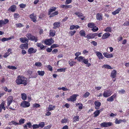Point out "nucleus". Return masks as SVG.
Listing matches in <instances>:
<instances>
[{
  "label": "nucleus",
  "instance_id": "1",
  "mask_svg": "<svg viewBox=\"0 0 129 129\" xmlns=\"http://www.w3.org/2000/svg\"><path fill=\"white\" fill-rule=\"evenodd\" d=\"M16 82L18 84H22L26 85L27 84V79L24 77L19 76L16 80Z\"/></svg>",
  "mask_w": 129,
  "mask_h": 129
},
{
  "label": "nucleus",
  "instance_id": "2",
  "mask_svg": "<svg viewBox=\"0 0 129 129\" xmlns=\"http://www.w3.org/2000/svg\"><path fill=\"white\" fill-rule=\"evenodd\" d=\"M112 125L113 123L111 122H103L100 124L101 126L102 127H107L111 126Z\"/></svg>",
  "mask_w": 129,
  "mask_h": 129
},
{
  "label": "nucleus",
  "instance_id": "3",
  "mask_svg": "<svg viewBox=\"0 0 129 129\" xmlns=\"http://www.w3.org/2000/svg\"><path fill=\"white\" fill-rule=\"evenodd\" d=\"M112 93V91L108 90L105 91L103 94V95L104 97L107 98L110 96Z\"/></svg>",
  "mask_w": 129,
  "mask_h": 129
},
{
  "label": "nucleus",
  "instance_id": "4",
  "mask_svg": "<svg viewBox=\"0 0 129 129\" xmlns=\"http://www.w3.org/2000/svg\"><path fill=\"white\" fill-rule=\"evenodd\" d=\"M78 96V95L76 94H73L69 98L67 99L69 101L74 102L76 99V97Z\"/></svg>",
  "mask_w": 129,
  "mask_h": 129
},
{
  "label": "nucleus",
  "instance_id": "5",
  "mask_svg": "<svg viewBox=\"0 0 129 129\" xmlns=\"http://www.w3.org/2000/svg\"><path fill=\"white\" fill-rule=\"evenodd\" d=\"M96 35V34L95 33H89L85 37L88 39H92L95 38Z\"/></svg>",
  "mask_w": 129,
  "mask_h": 129
},
{
  "label": "nucleus",
  "instance_id": "6",
  "mask_svg": "<svg viewBox=\"0 0 129 129\" xmlns=\"http://www.w3.org/2000/svg\"><path fill=\"white\" fill-rule=\"evenodd\" d=\"M30 105V103L26 101H24L21 104V106L24 108L28 107Z\"/></svg>",
  "mask_w": 129,
  "mask_h": 129
},
{
  "label": "nucleus",
  "instance_id": "7",
  "mask_svg": "<svg viewBox=\"0 0 129 129\" xmlns=\"http://www.w3.org/2000/svg\"><path fill=\"white\" fill-rule=\"evenodd\" d=\"M26 36L30 40H37V39L35 37L31 35L29 33L27 34Z\"/></svg>",
  "mask_w": 129,
  "mask_h": 129
},
{
  "label": "nucleus",
  "instance_id": "8",
  "mask_svg": "<svg viewBox=\"0 0 129 129\" xmlns=\"http://www.w3.org/2000/svg\"><path fill=\"white\" fill-rule=\"evenodd\" d=\"M13 100V98L12 96H10L8 97L7 99L8 101L7 106H9Z\"/></svg>",
  "mask_w": 129,
  "mask_h": 129
},
{
  "label": "nucleus",
  "instance_id": "9",
  "mask_svg": "<svg viewBox=\"0 0 129 129\" xmlns=\"http://www.w3.org/2000/svg\"><path fill=\"white\" fill-rule=\"evenodd\" d=\"M37 51L36 49H34L33 48L31 47L29 48L28 50V54H31L33 53H35Z\"/></svg>",
  "mask_w": 129,
  "mask_h": 129
},
{
  "label": "nucleus",
  "instance_id": "10",
  "mask_svg": "<svg viewBox=\"0 0 129 129\" xmlns=\"http://www.w3.org/2000/svg\"><path fill=\"white\" fill-rule=\"evenodd\" d=\"M30 17L31 19V20L34 22H35L36 21V15L34 14H31L30 16Z\"/></svg>",
  "mask_w": 129,
  "mask_h": 129
},
{
  "label": "nucleus",
  "instance_id": "11",
  "mask_svg": "<svg viewBox=\"0 0 129 129\" xmlns=\"http://www.w3.org/2000/svg\"><path fill=\"white\" fill-rule=\"evenodd\" d=\"M116 96V94H114L113 95L111 96L110 97L108 98L107 99V101L109 102H112L114 101V98Z\"/></svg>",
  "mask_w": 129,
  "mask_h": 129
},
{
  "label": "nucleus",
  "instance_id": "12",
  "mask_svg": "<svg viewBox=\"0 0 129 129\" xmlns=\"http://www.w3.org/2000/svg\"><path fill=\"white\" fill-rule=\"evenodd\" d=\"M16 9V6L15 5H12L9 9V11H11L12 12H14Z\"/></svg>",
  "mask_w": 129,
  "mask_h": 129
},
{
  "label": "nucleus",
  "instance_id": "13",
  "mask_svg": "<svg viewBox=\"0 0 129 129\" xmlns=\"http://www.w3.org/2000/svg\"><path fill=\"white\" fill-rule=\"evenodd\" d=\"M95 53H96V55L98 57L99 59H101L103 58L104 57L101 52H96Z\"/></svg>",
  "mask_w": 129,
  "mask_h": 129
},
{
  "label": "nucleus",
  "instance_id": "14",
  "mask_svg": "<svg viewBox=\"0 0 129 129\" xmlns=\"http://www.w3.org/2000/svg\"><path fill=\"white\" fill-rule=\"evenodd\" d=\"M60 25V22H55L53 24L54 27L53 28L54 29H56L57 27H58Z\"/></svg>",
  "mask_w": 129,
  "mask_h": 129
},
{
  "label": "nucleus",
  "instance_id": "15",
  "mask_svg": "<svg viewBox=\"0 0 129 129\" xmlns=\"http://www.w3.org/2000/svg\"><path fill=\"white\" fill-rule=\"evenodd\" d=\"M103 54L105 57L107 58L113 57V55L112 54H110L108 53L104 52Z\"/></svg>",
  "mask_w": 129,
  "mask_h": 129
},
{
  "label": "nucleus",
  "instance_id": "16",
  "mask_svg": "<svg viewBox=\"0 0 129 129\" xmlns=\"http://www.w3.org/2000/svg\"><path fill=\"white\" fill-rule=\"evenodd\" d=\"M5 102H2L0 105V112L2 111V109H3L4 110L6 109V108L5 107Z\"/></svg>",
  "mask_w": 129,
  "mask_h": 129
},
{
  "label": "nucleus",
  "instance_id": "17",
  "mask_svg": "<svg viewBox=\"0 0 129 129\" xmlns=\"http://www.w3.org/2000/svg\"><path fill=\"white\" fill-rule=\"evenodd\" d=\"M116 74V71L115 70H113L111 73V77L112 78H115Z\"/></svg>",
  "mask_w": 129,
  "mask_h": 129
},
{
  "label": "nucleus",
  "instance_id": "18",
  "mask_svg": "<svg viewBox=\"0 0 129 129\" xmlns=\"http://www.w3.org/2000/svg\"><path fill=\"white\" fill-rule=\"evenodd\" d=\"M102 15L98 13L96 14V19L100 21L102 20Z\"/></svg>",
  "mask_w": 129,
  "mask_h": 129
},
{
  "label": "nucleus",
  "instance_id": "19",
  "mask_svg": "<svg viewBox=\"0 0 129 129\" xmlns=\"http://www.w3.org/2000/svg\"><path fill=\"white\" fill-rule=\"evenodd\" d=\"M36 45L38 47H40L41 50H44L45 48V47L43 45L41 44V43H37L36 44Z\"/></svg>",
  "mask_w": 129,
  "mask_h": 129
},
{
  "label": "nucleus",
  "instance_id": "20",
  "mask_svg": "<svg viewBox=\"0 0 129 129\" xmlns=\"http://www.w3.org/2000/svg\"><path fill=\"white\" fill-rule=\"evenodd\" d=\"M110 34L108 33H106L104 34L102 37L103 39H105L108 38L110 36Z\"/></svg>",
  "mask_w": 129,
  "mask_h": 129
},
{
  "label": "nucleus",
  "instance_id": "21",
  "mask_svg": "<svg viewBox=\"0 0 129 129\" xmlns=\"http://www.w3.org/2000/svg\"><path fill=\"white\" fill-rule=\"evenodd\" d=\"M94 104L95 105V108L96 109H99V107L101 105V103L99 102L95 101L94 102Z\"/></svg>",
  "mask_w": 129,
  "mask_h": 129
},
{
  "label": "nucleus",
  "instance_id": "22",
  "mask_svg": "<svg viewBox=\"0 0 129 129\" xmlns=\"http://www.w3.org/2000/svg\"><path fill=\"white\" fill-rule=\"evenodd\" d=\"M121 8H119L115 11L113 12L112 14L113 15H115L117 14H118L119 13V12L121 10Z\"/></svg>",
  "mask_w": 129,
  "mask_h": 129
},
{
  "label": "nucleus",
  "instance_id": "23",
  "mask_svg": "<svg viewBox=\"0 0 129 129\" xmlns=\"http://www.w3.org/2000/svg\"><path fill=\"white\" fill-rule=\"evenodd\" d=\"M8 124L10 125H18L19 124L17 122H16L14 121H12L10 122Z\"/></svg>",
  "mask_w": 129,
  "mask_h": 129
},
{
  "label": "nucleus",
  "instance_id": "24",
  "mask_svg": "<svg viewBox=\"0 0 129 129\" xmlns=\"http://www.w3.org/2000/svg\"><path fill=\"white\" fill-rule=\"evenodd\" d=\"M46 45H50L54 42V41H44Z\"/></svg>",
  "mask_w": 129,
  "mask_h": 129
},
{
  "label": "nucleus",
  "instance_id": "25",
  "mask_svg": "<svg viewBox=\"0 0 129 129\" xmlns=\"http://www.w3.org/2000/svg\"><path fill=\"white\" fill-rule=\"evenodd\" d=\"M14 39V36H11L10 37L8 38H3L1 40L0 39V40H9Z\"/></svg>",
  "mask_w": 129,
  "mask_h": 129
},
{
  "label": "nucleus",
  "instance_id": "26",
  "mask_svg": "<svg viewBox=\"0 0 129 129\" xmlns=\"http://www.w3.org/2000/svg\"><path fill=\"white\" fill-rule=\"evenodd\" d=\"M102 68H106L109 69H112V67L108 64H104L102 66Z\"/></svg>",
  "mask_w": 129,
  "mask_h": 129
},
{
  "label": "nucleus",
  "instance_id": "27",
  "mask_svg": "<svg viewBox=\"0 0 129 129\" xmlns=\"http://www.w3.org/2000/svg\"><path fill=\"white\" fill-rule=\"evenodd\" d=\"M124 120H122L121 119L118 120L117 119H116L115 121V123L116 124H119L122 122H124Z\"/></svg>",
  "mask_w": 129,
  "mask_h": 129
},
{
  "label": "nucleus",
  "instance_id": "28",
  "mask_svg": "<svg viewBox=\"0 0 129 129\" xmlns=\"http://www.w3.org/2000/svg\"><path fill=\"white\" fill-rule=\"evenodd\" d=\"M21 95V98L22 100H25L26 99L27 96L25 93H22Z\"/></svg>",
  "mask_w": 129,
  "mask_h": 129
},
{
  "label": "nucleus",
  "instance_id": "29",
  "mask_svg": "<svg viewBox=\"0 0 129 129\" xmlns=\"http://www.w3.org/2000/svg\"><path fill=\"white\" fill-rule=\"evenodd\" d=\"M55 106H53L52 105H50L49 106L48 109L49 110L48 111H50L51 110H54L55 108Z\"/></svg>",
  "mask_w": 129,
  "mask_h": 129
},
{
  "label": "nucleus",
  "instance_id": "30",
  "mask_svg": "<svg viewBox=\"0 0 129 129\" xmlns=\"http://www.w3.org/2000/svg\"><path fill=\"white\" fill-rule=\"evenodd\" d=\"M68 63L71 66H73L75 64L76 62L72 60H70L69 61Z\"/></svg>",
  "mask_w": 129,
  "mask_h": 129
},
{
  "label": "nucleus",
  "instance_id": "31",
  "mask_svg": "<svg viewBox=\"0 0 129 129\" xmlns=\"http://www.w3.org/2000/svg\"><path fill=\"white\" fill-rule=\"evenodd\" d=\"M50 35L51 36H55V30H50Z\"/></svg>",
  "mask_w": 129,
  "mask_h": 129
},
{
  "label": "nucleus",
  "instance_id": "32",
  "mask_svg": "<svg viewBox=\"0 0 129 129\" xmlns=\"http://www.w3.org/2000/svg\"><path fill=\"white\" fill-rule=\"evenodd\" d=\"M80 36H81L85 37V31L83 30H81L80 32Z\"/></svg>",
  "mask_w": 129,
  "mask_h": 129
},
{
  "label": "nucleus",
  "instance_id": "33",
  "mask_svg": "<svg viewBox=\"0 0 129 129\" xmlns=\"http://www.w3.org/2000/svg\"><path fill=\"white\" fill-rule=\"evenodd\" d=\"M79 118L78 116H74L73 118V122H76L79 120Z\"/></svg>",
  "mask_w": 129,
  "mask_h": 129
},
{
  "label": "nucleus",
  "instance_id": "34",
  "mask_svg": "<svg viewBox=\"0 0 129 129\" xmlns=\"http://www.w3.org/2000/svg\"><path fill=\"white\" fill-rule=\"evenodd\" d=\"M95 24L93 23H90L88 24V27L91 28H93Z\"/></svg>",
  "mask_w": 129,
  "mask_h": 129
},
{
  "label": "nucleus",
  "instance_id": "35",
  "mask_svg": "<svg viewBox=\"0 0 129 129\" xmlns=\"http://www.w3.org/2000/svg\"><path fill=\"white\" fill-rule=\"evenodd\" d=\"M100 113V112L99 110H97L95 111L94 113V117H97Z\"/></svg>",
  "mask_w": 129,
  "mask_h": 129
},
{
  "label": "nucleus",
  "instance_id": "36",
  "mask_svg": "<svg viewBox=\"0 0 129 129\" xmlns=\"http://www.w3.org/2000/svg\"><path fill=\"white\" fill-rule=\"evenodd\" d=\"M85 57H83L82 56H80L78 57V60L79 62H81V61H83L84 58Z\"/></svg>",
  "mask_w": 129,
  "mask_h": 129
},
{
  "label": "nucleus",
  "instance_id": "37",
  "mask_svg": "<svg viewBox=\"0 0 129 129\" xmlns=\"http://www.w3.org/2000/svg\"><path fill=\"white\" fill-rule=\"evenodd\" d=\"M58 14V12L57 11H56L53 13L51 14L50 16V17H52L54 16L55 15H57Z\"/></svg>",
  "mask_w": 129,
  "mask_h": 129
},
{
  "label": "nucleus",
  "instance_id": "38",
  "mask_svg": "<svg viewBox=\"0 0 129 129\" xmlns=\"http://www.w3.org/2000/svg\"><path fill=\"white\" fill-rule=\"evenodd\" d=\"M38 73L39 75L40 76H43L45 72H44L43 71H38Z\"/></svg>",
  "mask_w": 129,
  "mask_h": 129
},
{
  "label": "nucleus",
  "instance_id": "39",
  "mask_svg": "<svg viewBox=\"0 0 129 129\" xmlns=\"http://www.w3.org/2000/svg\"><path fill=\"white\" fill-rule=\"evenodd\" d=\"M66 69V68H61L58 69L57 71L58 72H64Z\"/></svg>",
  "mask_w": 129,
  "mask_h": 129
},
{
  "label": "nucleus",
  "instance_id": "40",
  "mask_svg": "<svg viewBox=\"0 0 129 129\" xmlns=\"http://www.w3.org/2000/svg\"><path fill=\"white\" fill-rule=\"evenodd\" d=\"M38 125L39 127H40L43 128L45 125V123L44 122H41L39 123Z\"/></svg>",
  "mask_w": 129,
  "mask_h": 129
},
{
  "label": "nucleus",
  "instance_id": "41",
  "mask_svg": "<svg viewBox=\"0 0 129 129\" xmlns=\"http://www.w3.org/2000/svg\"><path fill=\"white\" fill-rule=\"evenodd\" d=\"M35 65L36 66L40 67L42 66V64L40 62H37L35 63Z\"/></svg>",
  "mask_w": 129,
  "mask_h": 129
},
{
  "label": "nucleus",
  "instance_id": "42",
  "mask_svg": "<svg viewBox=\"0 0 129 129\" xmlns=\"http://www.w3.org/2000/svg\"><path fill=\"white\" fill-rule=\"evenodd\" d=\"M89 95L90 93L88 92H87L82 97L83 98H86Z\"/></svg>",
  "mask_w": 129,
  "mask_h": 129
},
{
  "label": "nucleus",
  "instance_id": "43",
  "mask_svg": "<svg viewBox=\"0 0 129 129\" xmlns=\"http://www.w3.org/2000/svg\"><path fill=\"white\" fill-rule=\"evenodd\" d=\"M75 14L79 17H82L83 16V14L81 13H75Z\"/></svg>",
  "mask_w": 129,
  "mask_h": 129
},
{
  "label": "nucleus",
  "instance_id": "44",
  "mask_svg": "<svg viewBox=\"0 0 129 129\" xmlns=\"http://www.w3.org/2000/svg\"><path fill=\"white\" fill-rule=\"evenodd\" d=\"M19 48L21 49H24L25 48V44H21L19 46Z\"/></svg>",
  "mask_w": 129,
  "mask_h": 129
},
{
  "label": "nucleus",
  "instance_id": "45",
  "mask_svg": "<svg viewBox=\"0 0 129 129\" xmlns=\"http://www.w3.org/2000/svg\"><path fill=\"white\" fill-rule=\"evenodd\" d=\"M25 120L23 118H21L19 121V125L21 124L24 123Z\"/></svg>",
  "mask_w": 129,
  "mask_h": 129
},
{
  "label": "nucleus",
  "instance_id": "46",
  "mask_svg": "<svg viewBox=\"0 0 129 129\" xmlns=\"http://www.w3.org/2000/svg\"><path fill=\"white\" fill-rule=\"evenodd\" d=\"M7 68L10 69H11L12 70H15L17 69V68L16 67L12 66H8Z\"/></svg>",
  "mask_w": 129,
  "mask_h": 129
},
{
  "label": "nucleus",
  "instance_id": "47",
  "mask_svg": "<svg viewBox=\"0 0 129 129\" xmlns=\"http://www.w3.org/2000/svg\"><path fill=\"white\" fill-rule=\"evenodd\" d=\"M98 28L96 26H94L93 28L91 29V30H92L93 32H95L98 30Z\"/></svg>",
  "mask_w": 129,
  "mask_h": 129
},
{
  "label": "nucleus",
  "instance_id": "48",
  "mask_svg": "<svg viewBox=\"0 0 129 129\" xmlns=\"http://www.w3.org/2000/svg\"><path fill=\"white\" fill-rule=\"evenodd\" d=\"M68 121V119L67 118H64L62 119L61 122L63 123H66Z\"/></svg>",
  "mask_w": 129,
  "mask_h": 129
},
{
  "label": "nucleus",
  "instance_id": "49",
  "mask_svg": "<svg viewBox=\"0 0 129 129\" xmlns=\"http://www.w3.org/2000/svg\"><path fill=\"white\" fill-rule=\"evenodd\" d=\"M32 127L34 129L38 128H39V125L37 124H34L33 125Z\"/></svg>",
  "mask_w": 129,
  "mask_h": 129
},
{
  "label": "nucleus",
  "instance_id": "50",
  "mask_svg": "<svg viewBox=\"0 0 129 129\" xmlns=\"http://www.w3.org/2000/svg\"><path fill=\"white\" fill-rule=\"evenodd\" d=\"M105 31L106 32H111V28L110 27H107L105 30Z\"/></svg>",
  "mask_w": 129,
  "mask_h": 129
},
{
  "label": "nucleus",
  "instance_id": "51",
  "mask_svg": "<svg viewBox=\"0 0 129 129\" xmlns=\"http://www.w3.org/2000/svg\"><path fill=\"white\" fill-rule=\"evenodd\" d=\"M9 22V20L7 19H5L3 20V23L4 25H5Z\"/></svg>",
  "mask_w": 129,
  "mask_h": 129
},
{
  "label": "nucleus",
  "instance_id": "52",
  "mask_svg": "<svg viewBox=\"0 0 129 129\" xmlns=\"http://www.w3.org/2000/svg\"><path fill=\"white\" fill-rule=\"evenodd\" d=\"M4 90L6 91H8L9 92L11 91L12 90L11 89H9L6 87H5L4 88Z\"/></svg>",
  "mask_w": 129,
  "mask_h": 129
},
{
  "label": "nucleus",
  "instance_id": "53",
  "mask_svg": "<svg viewBox=\"0 0 129 129\" xmlns=\"http://www.w3.org/2000/svg\"><path fill=\"white\" fill-rule=\"evenodd\" d=\"M88 62V59H85L84 58V59L82 62L85 64H87Z\"/></svg>",
  "mask_w": 129,
  "mask_h": 129
},
{
  "label": "nucleus",
  "instance_id": "54",
  "mask_svg": "<svg viewBox=\"0 0 129 129\" xmlns=\"http://www.w3.org/2000/svg\"><path fill=\"white\" fill-rule=\"evenodd\" d=\"M10 54V53L7 52L5 53L3 55V56L4 58L7 57Z\"/></svg>",
  "mask_w": 129,
  "mask_h": 129
},
{
  "label": "nucleus",
  "instance_id": "55",
  "mask_svg": "<svg viewBox=\"0 0 129 129\" xmlns=\"http://www.w3.org/2000/svg\"><path fill=\"white\" fill-rule=\"evenodd\" d=\"M58 45L57 44H54L51 46V47L52 48H53L55 47H58Z\"/></svg>",
  "mask_w": 129,
  "mask_h": 129
},
{
  "label": "nucleus",
  "instance_id": "56",
  "mask_svg": "<svg viewBox=\"0 0 129 129\" xmlns=\"http://www.w3.org/2000/svg\"><path fill=\"white\" fill-rule=\"evenodd\" d=\"M33 106L34 107L36 108L39 107L40 106V105L39 104L37 103L34 104Z\"/></svg>",
  "mask_w": 129,
  "mask_h": 129
},
{
  "label": "nucleus",
  "instance_id": "57",
  "mask_svg": "<svg viewBox=\"0 0 129 129\" xmlns=\"http://www.w3.org/2000/svg\"><path fill=\"white\" fill-rule=\"evenodd\" d=\"M71 6L66 5H63L62 6V8H71Z\"/></svg>",
  "mask_w": 129,
  "mask_h": 129
},
{
  "label": "nucleus",
  "instance_id": "58",
  "mask_svg": "<svg viewBox=\"0 0 129 129\" xmlns=\"http://www.w3.org/2000/svg\"><path fill=\"white\" fill-rule=\"evenodd\" d=\"M17 27H21L23 26L22 25L21 23L16 24Z\"/></svg>",
  "mask_w": 129,
  "mask_h": 129
},
{
  "label": "nucleus",
  "instance_id": "59",
  "mask_svg": "<svg viewBox=\"0 0 129 129\" xmlns=\"http://www.w3.org/2000/svg\"><path fill=\"white\" fill-rule=\"evenodd\" d=\"M20 8H24L26 6V5L25 4H22L19 5Z\"/></svg>",
  "mask_w": 129,
  "mask_h": 129
},
{
  "label": "nucleus",
  "instance_id": "60",
  "mask_svg": "<svg viewBox=\"0 0 129 129\" xmlns=\"http://www.w3.org/2000/svg\"><path fill=\"white\" fill-rule=\"evenodd\" d=\"M118 92L120 94H123L125 92V91L123 89H121L119 90Z\"/></svg>",
  "mask_w": 129,
  "mask_h": 129
},
{
  "label": "nucleus",
  "instance_id": "61",
  "mask_svg": "<svg viewBox=\"0 0 129 129\" xmlns=\"http://www.w3.org/2000/svg\"><path fill=\"white\" fill-rule=\"evenodd\" d=\"M76 32V31L75 30H74L73 31H71L69 33L70 34L71 36H72L74 35Z\"/></svg>",
  "mask_w": 129,
  "mask_h": 129
},
{
  "label": "nucleus",
  "instance_id": "62",
  "mask_svg": "<svg viewBox=\"0 0 129 129\" xmlns=\"http://www.w3.org/2000/svg\"><path fill=\"white\" fill-rule=\"evenodd\" d=\"M51 125H49L47 126H45L43 129H49L51 128Z\"/></svg>",
  "mask_w": 129,
  "mask_h": 129
},
{
  "label": "nucleus",
  "instance_id": "63",
  "mask_svg": "<svg viewBox=\"0 0 129 129\" xmlns=\"http://www.w3.org/2000/svg\"><path fill=\"white\" fill-rule=\"evenodd\" d=\"M90 43L93 44V45L94 46H96L97 45V43L95 41H92V42H90Z\"/></svg>",
  "mask_w": 129,
  "mask_h": 129
},
{
  "label": "nucleus",
  "instance_id": "64",
  "mask_svg": "<svg viewBox=\"0 0 129 129\" xmlns=\"http://www.w3.org/2000/svg\"><path fill=\"white\" fill-rule=\"evenodd\" d=\"M47 68L50 71H52V67L50 65L48 66Z\"/></svg>",
  "mask_w": 129,
  "mask_h": 129
}]
</instances>
